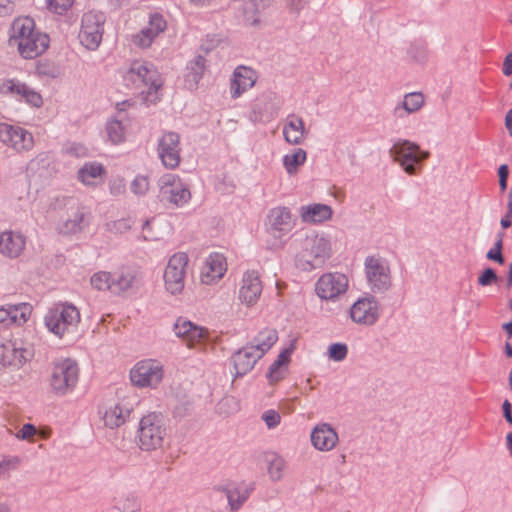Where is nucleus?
I'll return each instance as SVG.
<instances>
[{
    "mask_svg": "<svg viewBox=\"0 0 512 512\" xmlns=\"http://www.w3.org/2000/svg\"><path fill=\"white\" fill-rule=\"evenodd\" d=\"M8 43L17 47L21 57L34 59L49 47L47 34L36 31L34 20L30 17L16 18L10 28Z\"/></svg>",
    "mask_w": 512,
    "mask_h": 512,
    "instance_id": "nucleus-1",
    "label": "nucleus"
},
{
    "mask_svg": "<svg viewBox=\"0 0 512 512\" xmlns=\"http://www.w3.org/2000/svg\"><path fill=\"white\" fill-rule=\"evenodd\" d=\"M126 86L142 89V102L146 105L156 104L159 100L158 91L163 85L160 73L154 64L143 61H133L123 75Z\"/></svg>",
    "mask_w": 512,
    "mask_h": 512,
    "instance_id": "nucleus-2",
    "label": "nucleus"
},
{
    "mask_svg": "<svg viewBox=\"0 0 512 512\" xmlns=\"http://www.w3.org/2000/svg\"><path fill=\"white\" fill-rule=\"evenodd\" d=\"M331 243L324 235L311 233L300 241L296 255V266L302 271L321 268L331 257Z\"/></svg>",
    "mask_w": 512,
    "mask_h": 512,
    "instance_id": "nucleus-3",
    "label": "nucleus"
},
{
    "mask_svg": "<svg viewBox=\"0 0 512 512\" xmlns=\"http://www.w3.org/2000/svg\"><path fill=\"white\" fill-rule=\"evenodd\" d=\"M390 155L409 175H416L422 168V163L430 157L429 151L406 139H398L390 149Z\"/></svg>",
    "mask_w": 512,
    "mask_h": 512,
    "instance_id": "nucleus-4",
    "label": "nucleus"
},
{
    "mask_svg": "<svg viewBox=\"0 0 512 512\" xmlns=\"http://www.w3.org/2000/svg\"><path fill=\"white\" fill-rule=\"evenodd\" d=\"M167 435L164 417L150 413L141 418L138 429L139 447L143 451H154L163 447Z\"/></svg>",
    "mask_w": 512,
    "mask_h": 512,
    "instance_id": "nucleus-5",
    "label": "nucleus"
},
{
    "mask_svg": "<svg viewBox=\"0 0 512 512\" xmlns=\"http://www.w3.org/2000/svg\"><path fill=\"white\" fill-rule=\"evenodd\" d=\"M367 284L374 294H383L392 286L388 262L379 256H368L364 262Z\"/></svg>",
    "mask_w": 512,
    "mask_h": 512,
    "instance_id": "nucleus-6",
    "label": "nucleus"
},
{
    "mask_svg": "<svg viewBox=\"0 0 512 512\" xmlns=\"http://www.w3.org/2000/svg\"><path fill=\"white\" fill-rule=\"evenodd\" d=\"M79 379V368L76 361L66 358L54 363L50 385L58 395L71 391Z\"/></svg>",
    "mask_w": 512,
    "mask_h": 512,
    "instance_id": "nucleus-7",
    "label": "nucleus"
},
{
    "mask_svg": "<svg viewBox=\"0 0 512 512\" xmlns=\"http://www.w3.org/2000/svg\"><path fill=\"white\" fill-rule=\"evenodd\" d=\"M106 17L102 12L88 11L83 14L81 19V29L79 32L80 43L88 50H96L103 36V25Z\"/></svg>",
    "mask_w": 512,
    "mask_h": 512,
    "instance_id": "nucleus-8",
    "label": "nucleus"
},
{
    "mask_svg": "<svg viewBox=\"0 0 512 512\" xmlns=\"http://www.w3.org/2000/svg\"><path fill=\"white\" fill-rule=\"evenodd\" d=\"M80 321L78 309L71 305H61L55 309L49 310L45 316V325L49 331L62 337L70 328H75Z\"/></svg>",
    "mask_w": 512,
    "mask_h": 512,
    "instance_id": "nucleus-9",
    "label": "nucleus"
},
{
    "mask_svg": "<svg viewBox=\"0 0 512 512\" xmlns=\"http://www.w3.org/2000/svg\"><path fill=\"white\" fill-rule=\"evenodd\" d=\"M159 186V198L162 202L171 203L177 207H182L191 198L190 190L176 175H164L159 181Z\"/></svg>",
    "mask_w": 512,
    "mask_h": 512,
    "instance_id": "nucleus-10",
    "label": "nucleus"
},
{
    "mask_svg": "<svg viewBox=\"0 0 512 512\" xmlns=\"http://www.w3.org/2000/svg\"><path fill=\"white\" fill-rule=\"evenodd\" d=\"M33 356L32 346L21 340H10L0 345V363L5 367L19 369Z\"/></svg>",
    "mask_w": 512,
    "mask_h": 512,
    "instance_id": "nucleus-11",
    "label": "nucleus"
},
{
    "mask_svg": "<svg viewBox=\"0 0 512 512\" xmlns=\"http://www.w3.org/2000/svg\"><path fill=\"white\" fill-rule=\"evenodd\" d=\"M66 206L57 224V231L63 235L81 232L89 224L84 207L74 199H69Z\"/></svg>",
    "mask_w": 512,
    "mask_h": 512,
    "instance_id": "nucleus-12",
    "label": "nucleus"
},
{
    "mask_svg": "<svg viewBox=\"0 0 512 512\" xmlns=\"http://www.w3.org/2000/svg\"><path fill=\"white\" fill-rule=\"evenodd\" d=\"M188 257L185 253H176L168 261L164 272L165 287L175 295L182 292L185 283Z\"/></svg>",
    "mask_w": 512,
    "mask_h": 512,
    "instance_id": "nucleus-13",
    "label": "nucleus"
},
{
    "mask_svg": "<svg viewBox=\"0 0 512 512\" xmlns=\"http://www.w3.org/2000/svg\"><path fill=\"white\" fill-rule=\"evenodd\" d=\"M162 378V366L152 359L140 361L130 371L131 382L138 387H156Z\"/></svg>",
    "mask_w": 512,
    "mask_h": 512,
    "instance_id": "nucleus-14",
    "label": "nucleus"
},
{
    "mask_svg": "<svg viewBox=\"0 0 512 512\" xmlns=\"http://www.w3.org/2000/svg\"><path fill=\"white\" fill-rule=\"evenodd\" d=\"M379 316V303L372 295L359 298L350 308L352 321L359 325H374Z\"/></svg>",
    "mask_w": 512,
    "mask_h": 512,
    "instance_id": "nucleus-15",
    "label": "nucleus"
},
{
    "mask_svg": "<svg viewBox=\"0 0 512 512\" xmlns=\"http://www.w3.org/2000/svg\"><path fill=\"white\" fill-rule=\"evenodd\" d=\"M348 288V278L342 273H326L322 275L315 286L321 299L332 300L344 294Z\"/></svg>",
    "mask_w": 512,
    "mask_h": 512,
    "instance_id": "nucleus-16",
    "label": "nucleus"
},
{
    "mask_svg": "<svg viewBox=\"0 0 512 512\" xmlns=\"http://www.w3.org/2000/svg\"><path fill=\"white\" fill-rule=\"evenodd\" d=\"M0 141L18 152L29 151L34 145L30 132L7 123H0Z\"/></svg>",
    "mask_w": 512,
    "mask_h": 512,
    "instance_id": "nucleus-17",
    "label": "nucleus"
},
{
    "mask_svg": "<svg viewBox=\"0 0 512 512\" xmlns=\"http://www.w3.org/2000/svg\"><path fill=\"white\" fill-rule=\"evenodd\" d=\"M158 154L167 168L174 169L180 163V136L175 132H166L158 143Z\"/></svg>",
    "mask_w": 512,
    "mask_h": 512,
    "instance_id": "nucleus-18",
    "label": "nucleus"
},
{
    "mask_svg": "<svg viewBox=\"0 0 512 512\" xmlns=\"http://www.w3.org/2000/svg\"><path fill=\"white\" fill-rule=\"evenodd\" d=\"M267 225L269 233L275 238H280L290 232L294 227L290 209L282 206L272 208L268 214Z\"/></svg>",
    "mask_w": 512,
    "mask_h": 512,
    "instance_id": "nucleus-19",
    "label": "nucleus"
},
{
    "mask_svg": "<svg viewBox=\"0 0 512 512\" xmlns=\"http://www.w3.org/2000/svg\"><path fill=\"white\" fill-rule=\"evenodd\" d=\"M32 313L29 303L0 306V323L5 326H22Z\"/></svg>",
    "mask_w": 512,
    "mask_h": 512,
    "instance_id": "nucleus-20",
    "label": "nucleus"
},
{
    "mask_svg": "<svg viewBox=\"0 0 512 512\" xmlns=\"http://www.w3.org/2000/svg\"><path fill=\"white\" fill-rule=\"evenodd\" d=\"M166 27V20L161 14H152L149 18L148 26L135 35L133 41L137 46L147 48L160 33L165 31Z\"/></svg>",
    "mask_w": 512,
    "mask_h": 512,
    "instance_id": "nucleus-21",
    "label": "nucleus"
},
{
    "mask_svg": "<svg viewBox=\"0 0 512 512\" xmlns=\"http://www.w3.org/2000/svg\"><path fill=\"white\" fill-rule=\"evenodd\" d=\"M262 292L259 275L255 271H247L242 278L239 299L248 306L257 302Z\"/></svg>",
    "mask_w": 512,
    "mask_h": 512,
    "instance_id": "nucleus-22",
    "label": "nucleus"
},
{
    "mask_svg": "<svg viewBox=\"0 0 512 512\" xmlns=\"http://www.w3.org/2000/svg\"><path fill=\"white\" fill-rule=\"evenodd\" d=\"M262 358L248 343L232 355L235 376L241 377L251 371Z\"/></svg>",
    "mask_w": 512,
    "mask_h": 512,
    "instance_id": "nucleus-23",
    "label": "nucleus"
},
{
    "mask_svg": "<svg viewBox=\"0 0 512 512\" xmlns=\"http://www.w3.org/2000/svg\"><path fill=\"white\" fill-rule=\"evenodd\" d=\"M26 245L25 237L14 231L0 233V253L10 259L19 257Z\"/></svg>",
    "mask_w": 512,
    "mask_h": 512,
    "instance_id": "nucleus-24",
    "label": "nucleus"
},
{
    "mask_svg": "<svg viewBox=\"0 0 512 512\" xmlns=\"http://www.w3.org/2000/svg\"><path fill=\"white\" fill-rule=\"evenodd\" d=\"M173 331L177 337L182 338L191 346L207 336V330L201 326L192 323L190 320L179 317L173 326Z\"/></svg>",
    "mask_w": 512,
    "mask_h": 512,
    "instance_id": "nucleus-25",
    "label": "nucleus"
},
{
    "mask_svg": "<svg viewBox=\"0 0 512 512\" xmlns=\"http://www.w3.org/2000/svg\"><path fill=\"white\" fill-rule=\"evenodd\" d=\"M256 79V73L253 69L245 66L237 67L233 73L230 86L232 98H238L246 90L253 87Z\"/></svg>",
    "mask_w": 512,
    "mask_h": 512,
    "instance_id": "nucleus-26",
    "label": "nucleus"
},
{
    "mask_svg": "<svg viewBox=\"0 0 512 512\" xmlns=\"http://www.w3.org/2000/svg\"><path fill=\"white\" fill-rule=\"evenodd\" d=\"M337 441L338 435L329 424L318 425L312 430L311 442L317 450L330 451Z\"/></svg>",
    "mask_w": 512,
    "mask_h": 512,
    "instance_id": "nucleus-27",
    "label": "nucleus"
},
{
    "mask_svg": "<svg viewBox=\"0 0 512 512\" xmlns=\"http://www.w3.org/2000/svg\"><path fill=\"white\" fill-rule=\"evenodd\" d=\"M226 260L222 254L210 255L201 273V281L204 284H211L223 277L227 267Z\"/></svg>",
    "mask_w": 512,
    "mask_h": 512,
    "instance_id": "nucleus-28",
    "label": "nucleus"
},
{
    "mask_svg": "<svg viewBox=\"0 0 512 512\" xmlns=\"http://www.w3.org/2000/svg\"><path fill=\"white\" fill-rule=\"evenodd\" d=\"M306 133L303 119L295 114H289L283 127L285 141L291 145H299L305 139Z\"/></svg>",
    "mask_w": 512,
    "mask_h": 512,
    "instance_id": "nucleus-29",
    "label": "nucleus"
},
{
    "mask_svg": "<svg viewBox=\"0 0 512 512\" xmlns=\"http://www.w3.org/2000/svg\"><path fill=\"white\" fill-rule=\"evenodd\" d=\"M2 91L5 93H12L21 95L27 103L34 107L42 105V97L39 93L31 89L24 83L15 80H8L2 85Z\"/></svg>",
    "mask_w": 512,
    "mask_h": 512,
    "instance_id": "nucleus-30",
    "label": "nucleus"
},
{
    "mask_svg": "<svg viewBox=\"0 0 512 512\" xmlns=\"http://www.w3.org/2000/svg\"><path fill=\"white\" fill-rule=\"evenodd\" d=\"M296 340H293L289 347L283 349L277 359L270 365L267 373V378L271 384L277 383L285 377V369L283 366L287 365L290 361V356L295 350Z\"/></svg>",
    "mask_w": 512,
    "mask_h": 512,
    "instance_id": "nucleus-31",
    "label": "nucleus"
},
{
    "mask_svg": "<svg viewBox=\"0 0 512 512\" xmlns=\"http://www.w3.org/2000/svg\"><path fill=\"white\" fill-rule=\"evenodd\" d=\"M424 105V96L420 92H411L404 95L401 103L393 109V115L396 118H404L406 114H412L419 111Z\"/></svg>",
    "mask_w": 512,
    "mask_h": 512,
    "instance_id": "nucleus-32",
    "label": "nucleus"
},
{
    "mask_svg": "<svg viewBox=\"0 0 512 512\" xmlns=\"http://www.w3.org/2000/svg\"><path fill=\"white\" fill-rule=\"evenodd\" d=\"M278 340V332L273 328H264L255 335L248 344L262 357Z\"/></svg>",
    "mask_w": 512,
    "mask_h": 512,
    "instance_id": "nucleus-33",
    "label": "nucleus"
},
{
    "mask_svg": "<svg viewBox=\"0 0 512 512\" xmlns=\"http://www.w3.org/2000/svg\"><path fill=\"white\" fill-rule=\"evenodd\" d=\"M131 413V409L124 404H116L109 407L104 415L103 420L106 427L111 429L118 428L124 424Z\"/></svg>",
    "mask_w": 512,
    "mask_h": 512,
    "instance_id": "nucleus-34",
    "label": "nucleus"
},
{
    "mask_svg": "<svg viewBox=\"0 0 512 512\" xmlns=\"http://www.w3.org/2000/svg\"><path fill=\"white\" fill-rule=\"evenodd\" d=\"M332 209L325 204H312L301 208V217L305 222H323L331 218Z\"/></svg>",
    "mask_w": 512,
    "mask_h": 512,
    "instance_id": "nucleus-35",
    "label": "nucleus"
},
{
    "mask_svg": "<svg viewBox=\"0 0 512 512\" xmlns=\"http://www.w3.org/2000/svg\"><path fill=\"white\" fill-rule=\"evenodd\" d=\"M205 70V59L203 56L198 55L187 66V73L185 74V84L188 89L193 90L197 87Z\"/></svg>",
    "mask_w": 512,
    "mask_h": 512,
    "instance_id": "nucleus-36",
    "label": "nucleus"
},
{
    "mask_svg": "<svg viewBox=\"0 0 512 512\" xmlns=\"http://www.w3.org/2000/svg\"><path fill=\"white\" fill-rule=\"evenodd\" d=\"M219 490H222L227 497L228 503L230 505L231 510H238L243 503L248 499L249 493L252 488L247 487H221Z\"/></svg>",
    "mask_w": 512,
    "mask_h": 512,
    "instance_id": "nucleus-37",
    "label": "nucleus"
},
{
    "mask_svg": "<svg viewBox=\"0 0 512 512\" xmlns=\"http://www.w3.org/2000/svg\"><path fill=\"white\" fill-rule=\"evenodd\" d=\"M137 280V274L131 270L122 271L119 275L113 278L112 293L121 294L134 287Z\"/></svg>",
    "mask_w": 512,
    "mask_h": 512,
    "instance_id": "nucleus-38",
    "label": "nucleus"
},
{
    "mask_svg": "<svg viewBox=\"0 0 512 512\" xmlns=\"http://www.w3.org/2000/svg\"><path fill=\"white\" fill-rule=\"evenodd\" d=\"M104 172V167L100 163H86L79 169L78 179L86 185H93L95 183V179L104 174Z\"/></svg>",
    "mask_w": 512,
    "mask_h": 512,
    "instance_id": "nucleus-39",
    "label": "nucleus"
},
{
    "mask_svg": "<svg viewBox=\"0 0 512 512\" xmlns=\"http://www.w3.org/2000/svg\"><path fill=\"white\" fill-rule=\"evenodd\" d=\"M306 151L297 148L292 154H287L283 158V164L289 174H293L297 171L298 167L306 161Z\"/></svg>",
    "mask_w": 512,
    "mask_h": 512,
    "instance_id": "nucleus-40",
    "label": "nucleus"
},
{
    "mask_svg": "<svg viewBox=\"0 0 512 512\" xmlns=\"http://www.w3.org/2000/svg\"><path fill=\"white\" fill-rule=\"evenodd\" d=\"M263 10L257 0H243V15L245 20L251 24L256 25L259 23V14Z\"/></svg>",
    "mask_w": 512,
    "mask_h": 512,
    "instance_id": "nucleus-41",
    "label": "nucleus"
},
{
    "mask_svg": "<svg viewBox=\"0 0 512 512\" xmlns=\"http://www.w3.org/2000/svg\"><path fill=\"white\" fill-rule=\"evenodd\" d=\"M113 278L110 273L101 271L91 277V285L97 290H109L112 292Z\"/></svg>",
    "mask_w": 512,
    "mask_h": 512,
    "instance_id": "nucleus-42",
    "label": "nucleus"
},
{
    "mask_svg": "<svg viewBox=\"0 0 512 512\" xmlns=\"http://www.w3.org/2000/svg\"><path fill=\"white\" fill-rule=\"evenodd\" d=\"M106 130L112 143L118 144L124 140V128L119 120L108 122Z\"/></svg>",
    "mask_w": 512,
    "mask_h": 512,
    "instance_id": "nucleus-43",
    "label": "nucleus"
},
{
    "mask_svg": "<svg viewBox=\"0 0 512 512\" xmlns=\"http://www.w3.org/2000/svg\"><path fill=\"white\" fill-rule=\"evenodd\" d=\"M348 354V347L345 343H333L328 347L327 355L330 360L335 362L343 361Z\"/></svg>",
    "mask_w": 512,
    "mask_h": 512,
    "instance_id": "nucleus-44",
    "label": "nucleus"
},
{
    "mask_svg": "<svg viewBox=\"0 0 512 512\" xmlns=\"http://www.w3.org/2000/svg\"><path fill=\"white\" fill-rule=\"evenodd\" d=\"M284 466L285 463L281 457L274 456L273 459L269 461L268 473L273 481H278L282 478Z\"/></svg>",
    "mask_w": 512,
    "mask_h": 512,
    "instance_id": "nucleus-45",
    "label": "nucleus"
},
{
    "mask_svg": "<svg viewBox=\"0 0 512 512\" xmlns=\"http://www.w3.org/2000/svg\"><path fill=\"white\" fill-rule=\"evenodd\" d=\"M499 280L500 278L498 277L496 271L491 267H487L482 271L478 277L477 282L480 286L486 287L497 283Z\"/></svg>",
    "mask_w": 512,
    "mask_h": 512,
    "instance_id": "nucleus-46",
    "label": "nucleus"
},
{
    "mask_svg": "<svg viewBox=\"0 0 512 512\" xmlns=\"http://www.w3.org/2000/svg\"><path fill=\"white\" fill-rule=\"evenodd\" d=\"M261 418L265 422L268 429H274L280 424L281 421L280 413L274 409L265 411Z\"/></svg>",
    "mask_w": 512,
    "mask_h": 512,
    "instance_id": "nucleus-47",
    "label": "nucleus"
},
{
    "mask_svg": "<svg viewBox=\"0 0 512 512\" xmlns=\"http://www.w3.org/2000/svg\"><path fill=\"white\" fill-rule=\"evenodd\" d=\"M73 4V0H47L48 8L56 14H64Z\"/></svg>",
    "mask_w": 512,
    "mask_h": 512,
    "instance_id": "nucleus-48",
    "label": "nucleus"
},
{
    "mask_svg": "<svg viewBox=\"0 0 512 512\" xmlns=\"http://www.w3.org/2000/svg\"><path fill=\"white\" fill-rule=\"evenodd\" d=\"M149 188L148 179L144 176H137L131 183V191L136 195H143Z\"/></svg>",
    "mask_w": 512,
    "mask_h": 512,
    "instance_id": "nucleus-49",
    "label": "nucleus"
},
{
    "mask_svg": "<svg viewBox=\"0 0 512 512\" xmlns=\"http://www.w3.org/2000/svg\"><path fill=\"white\" fill-rule=\"evenodd\" d=\"M408 55L415 62H423L426 59V49L423 45L420 44H412L408 49Z\"/></svg>",
    "mask_w": 512,
    "mask_h": 512,
    "instance_id": "nucleus-50",
    "label": "nucleus"
},
{
    "mask_svg": "<svg viewBox=\"0 0 512 512\" xmlns=\"http://www.w3.org/2000/svg\"><path fill=\"white\" fill-rule=\"evenodd\" d=\"M65 152L68 155L74 156L76 158H83L88 155L87 148L80 143H71V144L67 145L65 148Z\"/></svg>",
    "mask_w": 512,
    "mask_h": 512,
    "instance_id": "nucleus-51",
    "label": "nucleus"
},
{
    "mask_svg": "<svg viewBox=\"0 0 512 512\" xmlns=\"http://www.w3.org/2000/svg\"><path fill=\"white\" fill-rule=\"evenodd\" d=\"M117 507L123 512H134L138 509L139 505L134 496L127 497L123 502L117 499Z\"/></svg>",
    "mask_w": 512,
    "mask_h": 512,
    "instance_id": "nucleus-52",
    "label": "nucleus"
},
{
    "mask_svg": "<svg viewBox=\"0 0 512 512\" xmlns=\"http://www.w3.org/2000/svg\"><path fill=\"white\" fill-rule=\"evenodd\" d=\"M36 434V428L34 425L27 423L24 424L21 430L17 433L19 439H29Z\"/></svg>",
    "mask_w": 512,
    "mask_h": 512,
    "instance_id": "nucleus-53",
    "label": "nucleus"
},
{
    "mask_svg": "<svg viewBox=\"0 0 512 512\" xmlns=\"http://www.w3.org/2000/svg\"><path fill=\"white\" fill-rule=\"evenodd\" d=\"M486 258L490 261H494L500 265L504 264L505 262V258H504V255H503V252L498 250V249H495V248H491L487 253H486Z\"/></svg>",
    "mask_w": 512,
    "mask_h": 512,
    "instance_id": "nucleus-54",
    "label": "nucleus"
},
{
    "mask_svg": "<svg viewBox=\"0 0 512 512\" xmlns=\"http://www.w3.org/2000/svg\"><path fill=\"white\" fill-rule=\"evenodd\" d=\"M190 410H191V403L188 401L182 402L174 408V415H175V417L183 418L190 413Z\"/></svg>",
    "mask_w": 512,
    "mask_h": 512,
    "instance_id": "nucleus-55",
    "label": "nucleus"
},
{
    "mask_svg": "<svg viewBox=\"0 0 512 512\" xmlns=\"http://www.w3.org/2000/svg\"><path fill=\"white\" fill-rule=\"evenodd\" d=\"M14 5L10 0H0V17H4L13 12Z\"/></svg>",
    "mask_w": 512,
    "mask_h": 512,
    "instance_id": "nucleus-56",
    "label": "nucleus"
},
{
    "mask_svg": "<svg viewBox=\"0 0 512 512\" xmlns=\"http://www.w3.org/2000/svg\"><path fill=\"white\" fill-rule=\"evenodd\" d=\"M502 72L505 76L512 75V52L506 55L503 62Z\"/></svg>",
    "mask_w": 512,
    "mask_h": 512,
    "instance_id": "nucleus-57",
    "label": "nucleus"
},
{
    "mask_svg": "<svg viewBox=\"0 0 512 512\" xmlns=\"http://www.w3.org/2000/svg\"><path fill=\"white\" fill-rule=\"evenodd\" d=\"M503 415L506 421L512 424V405L508 400H505L502 404Z\"/></svg>",
    "mask_w": 512,
    "mask_h": 512,
    "instance_id": "nucleus-58",
    "label": "nucleus"
},
{
    "mask_svg": "<svg viewBox=\"0 0 512 512\" xmlns=\"http://www.w3.org/2000/svg\"><path fill=\"white\" fill-rule=\"evenodd\" d=\"M290 9L294 12H299L304 7V3L302 0H290L289 1Z\"/></svg>",
    "mask_w": 512,
    "mask_h": 512,
    "instance_id": "nucleus-59",
    "label": "nucleus"
},
{
    "mask_svg": "<svg viewBox=\"0 0 512 512\" xmlns=\"http://www.w3.org/2000/svg\"><path fill=\"white\" fill-rule=\"evenodd\" d=\"M505 126L512 137V108L507 112L505 116Z\"/></svg>",
    "mask_w": 512,
    "mask_h": 512,
    "instance_id": "nucleus-60",
    "label": "nucleus"
},
{
    "mask_svg": "<svg viewBox=\"0 0 512 512\" xmlns=\"http://www.w3.org/2000/svg\"><path fill=\"white\" fill-rule=\"evenodd\" d=\"M503 237H504V233L503 232L497 233L496 241H495L494 247H493V248L498 249V250H500L502 252H503Z\"/></svg>",
    "mask_w": 512,
    "mask_h": 512,
    "instance_id": "nucleus-61",
    "label": "nucleus"
},
{
    "mask_svg": "<svg viewBox=\"0 0 512 512\" xmlns=\"http://www.w3.org/2000/svg\"><path fill=\"white\" fill-rule=\"evenodd\" d=\"M512 215H509V210L507 211V214L501 219L500 224L503 229L510 228L512 225L511 218Z\"/></svg>",
    "mask_w": 512,
    "mask_h": 512,
    "instance_id": "nucleus-62",
    "label": "nucleus"
},
{
    "mask_svg": "<svg viewBox=\"0 0 512 512\" xmlns=\"http://www.w3.org/2000/svg\"><path fill=\"white\" fill-rule=\"evenodd\" d=\"M498 176L499 178H505V179H508V176H509V168L506 164H502L499 168H498Z\"/></svg>",
    "mask_w": 512,
    "mask_h": 512,
    "instance_id": "nucleus-63",
    "label": "nucleus"
},
{
    "mask_svg": "<svg viewBox=\"0 0 512 512\" xmlns=\"http://www.w3.org/2000/svg\"><path fill=\"white\" fill-rule=\"evenodd\" d=\"M232 404H234V405H235V401H234V399H233V398H224V399H222V400L218 403V408H219V410H220V411H222V409H223L224 407H226V406H227V407H229V406H231Z\"/></svg>",
    "mask_w": 512,
    "mask_h": 512,
    "instance_id": "nucleus-64",
    "label": "nucleus"
}]
</instances>
